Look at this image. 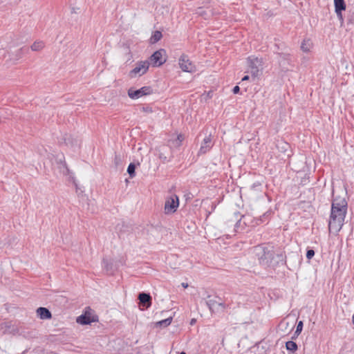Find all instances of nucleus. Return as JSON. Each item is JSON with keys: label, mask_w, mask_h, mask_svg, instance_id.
<instances>
[{"label": "nucleus", "mask_w": 354, "mask_h": 354, "mask_svg": "<svg viewBox=\"0 0 354 354\" xmlns=\"http://www.w3.org/2000/svg\"><path fill=\"white\" fill-rule=\"evenodd\" d=\"M240 91V88L239 86H235L232 90L233 93L237 94Z\"/></svg>", "instance_id": "29"}, {"label": "nucleus", "mask_w": 354, "mask_h": 354, "mask_svg": "<svg viewBox=\"0 0 354 354\" xmlns=\"http://www.w3.org/2000/svg\"><path fill=\"white\" fill-rule=\"evenodd\" d=\"M76 322L82 325L91 324L93 322H98V316L95 314L93 310L88 306L85 308L84 313L77 317Z\"/></svg>", "instance_id": "4"}, {"label": "nucleus", "mask_w": 354, "mask_h": 354, "mask_svg": "<svg viewBox=\"0 0 354 354\" xmlns=\"http://www.w3.org/2000/svg\"><path fill=\"white\" fill-rule=\"evenodd\" d=\"M250 79V77L249 75H245L243 78H242V81H247Z\"/></svg>", "instance_id": "33"}, {"label": "nucleus", "mask_w": 354, "mask_h": 354, "mask_svg": "<svg viewBox=\"0 0 354 354\" xmlns=\"http://www.w3.org/2000/svg\"><path fill=\"white\" fill-rule=\"evenodd\" d=\"M347 20L349 24H353L354 21V12H349L347 15Z\"/></svg>", "instance_id": "26"}, {"label": "nucleus", "mask_w": 354, "mask_h": 354, "mask_svg": "<svg viewBox=\"0 0 354 354\" xmlns=\"http://www.w3.org/2000/svg\"><path fill=\"white\" fill-rule=\"evenodd\" d=\"M213 142L212 139V136L209 135L208 136H206L202 143L201 146L200 147V149L198 151V155H203L205 154L207 151H209L212 147H213Z\"/></svg>", "instance_id": "12"}, {"label": "nucleus", "mask_w": 354, "mask_h": 354, "mask_svg": "<svg viewBox=\"0 0 354 354\" xmlns=\"http://www.w3.org/2000/svg\"><path fill=\"white\" fill-rule=\"evenodd\" d=\"M171 322H172V317H170L165 319H163V320L156 322V326H160V327H167L171 324Z\"/></svg>", "instance_id": "19"}, {"label": "nucleus", "mask_w": 354, "mask_h": 354, "mask_svg": "<svg viewBox=\"0 0 354 354\" xmlns=\"http://www.w3.org/2000/svg\"><path fill=\"white\" fill-rule=\"evenodd\" d=\"M253 257L257 259L261 266L269 267L272 265L274 257V250L263 245H257L253 248L252 251Z\"/></svg>", "instance_id": "2"}, {"label": "nucleus", "mask_w": 354, "mask_h": 354, "mask_svg": "<svg viewBox=\"0 0 354 354\" xmlns=\"http://www.w3.org/2000/svg\"><path fill=\"white\" fill-rule=\"evenodd\" d=\"M216 306L221 307L223 309H224L225 307V304L222 302H217Z\"/></svg>", "instance_id": "31"}, {"label": "nucleus", "mask_w": 354, "mask_h": 354, "mask_svg": "<svg viewBox=\"0 0 354 354\" xmlns=\"http://www.w3.org/2000/svg\"><path fill=\"white\" fill-rule=\"evenodd\" d=\"M248 66V73L252 75L253 79L258 77L262 73L263 70V60L254 56L248 57L247 59Z\"/></svg>", "instance_id": "3"}, {"label": "nucleus", "mask_w": 354, "mask_h": 354, "mask_svg": "<svg viewBox=\"0 0 354 354\" xmlns=\"http://www.w3.org/2000/svg\"><path fill=\"white\" fill-rule=\"evenodd\" d=\"M315 255V251L312 249L308 250L306 252V258L311 259Z\"/></svg>", "instance_id": "27"}, {"label": "nucleus", "mask_w": 354, "mask_h": 354, "mask_svg": "<svg viewBox=\"0 0 354 354\" xmlns=\"http://www.w3.org/2000/svg\"><path fill=\"white\" fill-rule=\"evenodd\" d=\"M277 55H278V61H279V65L281 66H282L283 68H286V64H289L290 55L286 54V53H278Z\"/></svg>", "instance_id": "15"}, {"label": "nucleus", "mask_w": 354, "mask_h": 354, "mask_svg": "<svg viewBox=\"0 0 354 354\" xmlns=\"http://www.w3.org/2000/svg\"><path fill=\"white\" fill-rule=\"evenodd\" d=\"M44 47V43L41 41H35L31 46V50L33 51H39Z\"/></svg>", "instance_id": "20"}, {"label": "nucleus", "mask_w": 354, "mask_h": 354, "mask_svg": "<svg viewBox=\"0 0 354 354\" xmlns=\"http://www.w3.org/2000/svg\"><path fill=\"white\" fill-rule=\"evenodd\" d=\"M229 219L227 221L230 224H234V232H239L241 230H243V225H245V221L243 222V225H242V218L245 219V216L243 215H241L239 212H234L233 214L229 215Z\"/></svg>", "instance_id": "5"}, {"label": "nucleus", "mask_w": 354, "mask_h": 354, "mask_svg": "<svg viewBox=\"0 0 354 354\" xmlns=\"http://www.w3.org/2000/svg\"><path fill=\"white\" fill-rule=\"evenodd\" d=\"M37 314L41 319H50L52 317L50 311L45 307H39L37 309Z\"/></svg>", "instance_id": "14"}, {"label": "nucleus", "mask_w": 354, "mask_h": 354, "mask_svg": "<svg viewBox=\"0 0 354 354\" xmlns=\"http://www.w3.org/2000/svg\"><path fill=\"white\" fill-rule=\"evenodd\" d=\"M153 90L150 86H143L138 90L130 88L128 90V95L131 99H138L140 97L152 93Z\"/></svg>", "instance_id": "6"}, {"label": "nucleus", "mask_w": 354, "mask_h": 354, "mask_svg": "<svg viewBox=\"0 0 354 354\" xmlns=\"http://www.w3.org/2000/svg\"><path fill=\"white\" fill-rule=\"evenodd\" d=\"M149 66V62L147 60L138 62L136 64V67L133 70L131 71V72H130L131 77H134L137 75H138L139 76L144 75L148 71Z\"/></svg>", "instance_id": "8"}, {"label": "nucleus", "mask_w": 354, "mask_h": 354, "mask_svg": "<svg viewBox=\"0 0 354 354\" xmlns=\"http://www.w3.org/2000/svg\"><path fill=\"white\" fill-rule=\"evenodd\" d=\"M302 328H303V322H302V321H299L297 323V328H296L295 333L297 335L300 334L302 330Z\"/></svg>", "instance_id": "24"}, {"label": "nucleus", "mask_w": 354, "mask_h": 354, "mask_svg": "<svg viewBox=\"0 0 354 354\" xmlns=\"http://www.w3.org/2000/svg\"><path fill=\"white\" fill-rule=\"evenodd\" d=\"M312 47V42L310 39H304L301 45V48L304 52H309Z\"/></svg>", "instance_id": "17"}, {"label": "nucleus", "mask_w": 354, "mask_h": 354, "mask_svg": "<svg viewBox=\"0 0 354 354\" xmlns=\"http://www.w3.org/2000/svg\"><path fill=\"white\" fill-rule=\"evenodd\" d=\"M138 299L140 304L146 308H148L151 306L152 298L149 293L144 292H140L138 295Z\"/></svg>", "instance_id": "13"}, {"label": "nucleus", "mask_w": 354, "mask_h": 354, "mask_svg": "<svg viewBox=\"0 0 354 354\" xmlns=\"http://www.w3.org/2000/svg\"><path fill=\"white\" fill-rule=\"evenodd\" d=\"M182 286L186 288L188 287V284L187 283H182Z\"/></svg>", "instance_id": "34"}, {"label": "nucleus", "mask_w": 354, "mask_h": 354, "mask_svg": "<svg viewBox=\"0 0 354 354\" xmlns=\"http://www.w3.org/2000/svg\"><path fill=\"white\" fill-rule=\"evenodd\" d=\"M184 139V137L183 135H178V137H177V140L178 141V145H180L181 143V142Z\"/></svg>", "instance_id": "30"}, {"label": "nucleus", "mask_w": 354, "mask_h": 354, "mask_svg": "<svg viewBox=\"0 0 354 354\" xmlns=\"http://www.w3.org/2000/svg\"><path fill=\"white\" fill-rule=\"evenodd\" d=\"M207 298L209 299L206 301V304L208 306L209 310L212 313H213L214 311V309H215L216 306L217 301L216 300H214V299H209L210 298V295H207Z\"/></svg>", "instance_id": "18"}, {"label": "nucleus", "mask_w": 354, "mask_h": 354, "mask_svg": "<svg viewBox=\"0 0 354 354\" xmlns=\"http://www.w3.org/2000/svg\"><path fill=\"white\" fill-rule=\"evenodd\" d=\"M136 165L134 163H130L127 168V172L131 178L135 176L136 172Z\"/></svg>", "instance_id": "23"}, {"label": "nucleus", "mask_w": 354, "mask_h": 354, "mask_svg": "<svg viewBox=\"0 0 354 354\" xmlns=\"http://www.w3.org/2000/svg\"><path fill=\"white\" fill-rule=\"evenodd\" d=\"M179 65L180 68L185 72H192L194 69V66L189 61L188 56L183 55L179 59Z\"/></svg>", "instance_id": "11"}, {"label": "nucleus", "mask_w": 354, "mask_h": 354, "mask_svg": "<svg viewBox=\"0 0 354 354\" xmlns=\"http://www.w3.org/2000/svg\"><path fill=\"white\" fill-rule=\"evenodd\" d=\"M286 348L290 351H296L297 350V344L293 341H288L286 343Z\"/></svg>", "instance_id": "21"}, {"label": "nucleus", "mask_w": 354, "mask_h": 354, "mask_svg": "<svg viewBox=\"0 0 354 354\" xmlns=\"http://www.w3.org/2000/svg\"><path fill=\"white\" fill-rule=\"evenodd\" d=\"M125 50H126V53H127L128 55H129L131 56V52H130L129 48L128 46H126Z\"/></svg>", "instance_id": "32"}, {"label": "nucleus", "mask_w": 354, "mask_h": 354, "mask_svg": "<svg viewBox=\"0 0 354 354\" xmlns=\"http://www.w3.org/2000/svg\"><path fill=\"white\" fill-rule=\"evenodd\" d=\"M160 158H164V156H162V155L160 154Z\"/></svg>", "instance_id": "36"}, {"label": "nucleus", "mask_w": 354, "mask_h": 354, "mask_svg": "<svg viewBox=\"0 0 354 354\" xmlns=\"http://www.w3.org/2000/svg\"><path fill=\"white\" fill-rule=\"evenodd\" d=\"M178 197L176 195H174V197H171L166 201L165 203V212L166 214L175 212L177 209V207H178Z\"/></svg>", "instance_id": "9"}, {"label": "nucleus", "mask_w": 354, "mask_h": 354, "mask_svg": "<svg viewBox=\"0 0 354 354\" xmlns=\"http://www.w3.org/2000/svg\"><path fill=\"white\" fill-rule=\"evenodd\" d=\"M162 37V32L159 30H156L153 32L151 38L150 42L151 44H155L160 41Z\"/></svg>", "instance_id": "16"}, {"label": "nucleus", "mask_w": 354, "mask_h": 354, "mask_svg": "<svg viewBox=\"0 0 354 354\" xmlns=\"http://www.w3.org/2000/svg\"><path fill=\"white\" fill-rule=\"evenodd\" d=\"M277 147L279 149H281V151L283 153H285L289 149V145H288V143H287L286 142L280 141V142H278V143L277 144Z\"/></svg>", "instance_id": "22"}, {"label": "nucleus", "mask_w": 354, "mask_h": 354, "mask_svg": "<svg viewBox=\"0 0 354 354\" xmlns=\"http://www.w3.org/2000/svg\"><path fill=\"white\" fill-rule=\"evenodd\" d=\"M160 158H164V156H162V155L160 154Z\"/></svg>", "instance_id": "37"}, {"label": "nucleus", "mask_w": 354, "mask_h": 354, "mask_svg": "<svg viewBox=\"0 0 354 354\" xmlns=\"http://www.w3.org/2000/svg\"><path fill=\"white\" fill-rule=\"evenodd\" d=\"M165 55V50L164 49L155 51L149 57V64H151L153 66L162 65L166 62V59L163 57Z\"/></svg>", "instance_id": "7"}, {"label": "nucleus", "mask_w": 354, "mask_h": 354, "mask_svg": "<svg viewBox=\"0 0 354 354\" xmlns=\"http://www.w3.org/2000/svg\"><path fill=\"white\" fill-rule=\"evenodd\" d=\"M28 51V48H21L17 50V59H19V58H21V55L24 53H27Z\"/></svg>", "instance_id": "25"}, {"label": "nucleus", "mask_w": 354, "mask_h": 354, "mask_svg": "<svg viewBox=\"0 0 354 354\" xmlns=\"http://www.w3.org/2000/svg\"><path fill=\"white\" fill-rule=\"evenodd\" d=\"M142 111L144 112H147V113H151L152 112V109L149 106H147V107H143L142 108Z\"/></svg>", "instance_id": "28"}, {"label": "nucleus", "mask_w": 354, "mask_h": 354, "mask_svg": "<svg viewBox=\"0 0 354 354\" xmlns=\"http://www.w3.org/2000/svg\"><path fill=\"white\" fill-rule=\"evenodd\" d=\"M335 12L337 14V17L339 20L341 26L344 24V17L342 15V11L346 10V6L344 0H334Z\"/></svg>", "instance_id": "10"}, {"label": "nucleus", "mask_w": 354, "mask_h": 354, "mask_svg": "<svg viewBox=\"0 0 354 354\" xmlns=\"http://www.w3.org/2000/svg\"><path fill=\"white\" fill-rule=\"evenodd\" d=\"M347 212V202L344 197H334L328 222L330 232L337 233L342 229Z\"/></svg>", "instance_id": "1"}, {"label": "nucleus", "mask_w": 354, "mask_h": 354, "mask_svg": "<svg viewBox=\"0 0 354 354\" xmlns=\"http://www.w3.org/2000/svg\"><path fill=\"white\" fill-rule=\"evenodd\" d=\"M195 322H196V319H192L191 320L190 324H191V325H193Z\"/></svg>", "instance_id": "35"}]
</instances>
